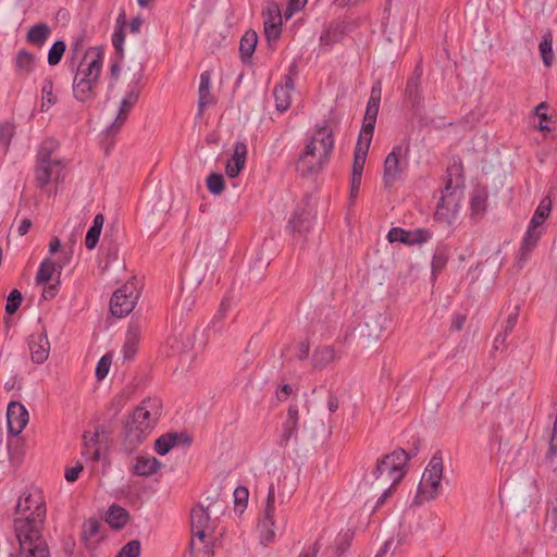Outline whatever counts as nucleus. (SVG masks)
<instances>
[{"mask_svg":"<svg viewBox=\"0 0 557 557\" xmlns=\"http://www.w3.org/2000/svg\"><path fill=\"white\" fill-rule=\"evenodd\" d=\"M62 169V163H36L35 180L38 187L44 188L53 178H58Z\"/></svg>","mask_w":557,"mask_h":557,"instance_id":"obj_22","label":"nucleus"},{"mask_svg":"<svg viewBox=\"0 0 557 557\" xmlns=\"http://www.w3.org/2000/svg\"><path fill=\"white\" fill-rule=\"evenodd\" d=\"M388 554L392 557H401L404 550L403 543L399 537H391L386 540L374 557H386Z\"/></svg>","mask_w":557,"mask_h":557,"instance_id":"obj_39","label":"nucleus"},{"mask_svg":"<svg viewBox=\"0 0 557 557\" xmlns=\"http://www.w3.org/2000/svg\"><path fill=\"white\" fill-rule=\"evenodd\" d=\"M433 232L429 228L418 227L413 230H405L403 227H392L387 233L389 243H401L406 246H420L430 242Z\"/></svg>","mask_w":557,"mask_h":557,"instance_id":"obj_12","label":"nucleus"},{"mask_svg":"<svg viewBox=\"0 0 557 557\" xmlns=\"http://www.w3.org/2000/svg\"><path fill=\"white\" fill-rule=\"evenodd\" d=\"M141 543L138 540H132L121 547L115 557H140Z\"/></svg>","mask_w":557,"mask_h":557,"instance_id":"obj_49","label":"nucleus"},{"mask_svg":"<svg viewBox=\"0 0 557 557\" xmlns=\"http://www.w3.org/2000/svg\"><path fill=\"white\" fill-rule=\"evenodd\" d=\"M385 483L388 484V486L383 491V493L376 499V503L374 505L373 510H377L379 508H381L385 504V502L391 496V494H392V492H393V490L395 487V486H392L391 482H385Z\"/></svg>","mask_w":557,"mask_h":557,"instance_id":"obj_62","label":"nucleus"},{"mask_svg":"<svg viewBox=\"0 0 557 557\" xmlns=\"http://www.w3.org/2000/svg\"><path fill=\"white\" fill-rule=\"evenodd\" d=\"M544 231L539 228H532L528 225L527 231L522 237L521 245L516 257V263L518 269H522L529 260L531 252L540 242Z\"/></svg>","mask_w":557,"mask_h":557,"instance_id":"obj_16","label":"nucleus"},{"mask_svg":"<svg viewBox=\"0 0 557 557\" xmlns=\"http://www.w3.org/2000/svg\"><path fill=\"white\" fill-rule=\"evenodd\" d=\"M14 72L18 77H28L37 67V58L25 49H21L13 58Z\"/></svg>","mask_w":557,"mask_h":557,"instance_id":"obj_20","label":"nucleus"},{"mask_svg":"<svg viewBox=\"0 0 557 557\" xmlns=\"http://www.w3.org/2000/svg\"><path fill=\"white\" fill-rule=\"evenodd\" d=\"M28 347L34 363L41 364L48 359L50 343L45 332L32 334L28 339Z\"/></svg>","mask_w":557,"mask_h":557,"instance_id":"obj_18","label":"nucleus"},{"mask_svg":"<svg viewBox=\"0 0 557 557\" xmlns=\"http://www.w3.org/2000/svg\"><path fill=\"white\" fill-rule=\"evenodd\" d=\"M51 34V28L45 24L39 23L32 26L27 33V41L37 46H42Z\"/></svg>","mask_w":557,"mask_h":557,"instance_id":"obj_38","label":"nucleus"},{"mask_svg":"<svg viewBox=\"0 0 557 557\" xmlns=\"http://www.w3.org/2000/svg\"><path fill=\"white\" fill-rule=\"evenodd\" d=\"M46 517V503L39 490L25 491L17 499L14 530L18 522L27 523L25 531L41 529Z\"/></svg>","mask_w":557,"mask_h":557,"instance_id":"obj_5","label":"nucleus"},{"mask_svg":"<svg viewBox=\"0 0 557 557\" xmlns=\"http://www.w3.org/2000/svg\"><path fill=\"white\" fill-rule=\"evenodd\" d=\"M140 338V325L135 322L131 323L127 327L125 342L121 349L122 358L124 361H129L135 357L138 350Z\"/></svg>","mask_w":557,"mask_h":557,"instance_id":"obj_19","label":"nucleus"},{"mask_svg":"<svg viewBox=\"0 0 557 557\" xmlns=\"http://www.w3.org/2000/svg\"><path fill=\"white\" fill-rule=\"evenodd\" d=\"M552 212V200L549 197H544L536 207L530 222L532 228L544 231V223Z\"/></svg>","mask_w":557,"mask_h":557,"instance_id":"obj_31","label":"nucleus"},{"mask_svg":"<svg viewBox=\"0 0 557 557\" xmlns=\"http://www.w3.org/2000/svg\"><path fill=\"white\" fill-rule=\"evenodd\" d=\"M379 109L380 102L374 100H368L366 113L363 116V123L359 133V136L361 138H364L367 140L368 138L372 139Z\"/></svg>","mask_w":557,"mask_h":557,"instance_id":"obj_23","label":"nucleus"},{"mask_svg":"<svg viewBox=\"0 0 557 557\" xmlns=\"http://www.w3.org/2000/svg\"><path fill=\"white\" fill-rule=\"evenodd\" d=\"M57 148V143L53 139L45 140L37 151L36 163H62L61 160L52 159V152Z\"/></svg>","mask_w":557,"mask_h":557,"instance_id":"obj_42","label":"nucleus"},{"mask_svg":"<svg viewBox=\"0 0 557 557\" xmlns=\"http://www.w3.org/2000/svg\"><path fill=\"white\" fill-rule=\"evenodd\" d=\"M282 15L278 10L269 11L263 21L264 34L269 41L276 40L281 35Z\"/></svg>","mask_w":557,"mask_h":557,"instance_id":"obj_29","label":"nucleus"},{"mask_svg":"<svg viewBox=\"0 0 557 557\" xmlns=\"http://www.w3.org/2000/svg\"><path fill=\"white\" fill-rule=\"evenodd\" d=\"M206 183H207L208 190L213 195L221 194L225 187L224 177L222 174H219V173H211L207 177Z\"/></svg>","mask_w":557,"mask_h":557,"instance_id":"obj_50","label":"nucleus"},{"mask_svg":"<svg viewBox=\"0 0 557 557\" xmlns=\"http://www.w3.org/2000/svg\"><path fill=\"white\" fill-rule=\"evenodd\" d=\"M275 529H276L275 520L261 517L259 519V523H258L260 542L264 545H268V544L274 542V540L276 537Z\"/></svg>","mask_w":557,"mask_h":557,"instance_id":"obj_36","label":"nucleus"},{"mask_svg":"<svg viewBox=\"0 0 557 557\" xmlns=\"http://www.w3.org/2000/svg\"><path fill=\"white\" fill-rule=\"evenodd\" d=\"M28 423V411L18 401H11L7 409L8 433L14 436L20 435Z\"/></svg>","mask_w":557,"mask_h":557,"instance_id":"obj_14","label":"nucleus"},{"mask_svg":"<svg viewBox=\"0 0 557 557\" xmlns=\"http://www.w3.org/2000/svg\"><path fill=\"white\" fill-rule=\"evenodd\" d=\"M258 44V35L255 30H247L239 42V54L244 63L250 61Z\"/></svg>","mask_w":557,"mask_h":557,"instance_id":"obj_33","label":"nucleus"},{"mask_svg":"<svg viewBox=\"0 0 557 557\" xmlns=\"http://www.w3.org/2000/svg\"><path fill=\"white\" fill-rule=\"evenodd\" d=\"M443 471V455L441 451H436L426 465L418 485L416 499L419 504L434 499L440 494Z\"/></svg>","mask_w":557,"mask_h":557,"instance_id":"obj_6","label":"nucleus"},{"mask_svg":"<svg viewBox=\"0 0 557 557\" xmlns=\"http://www.w3.org/2000/svg\"><path fill=\"white\" fill-rule=\"evenodd\" d=\"M139 292L134 283H126L116 289L110 300V311L116 318H124L128 315L137 300Z\"/></svg>","mask_w":557,"mask_h":557,"instance_id":"obj_11","label":"nucleus"},{"mask_svg":"<svg viewBox=\"0 0 557 557\" xmlns=\"http://www.w3.org/2000/svg\"><path fill=\"white\" fill-rule=\"evenodd\" d=\"M125 26L126 15L124 12H121L116 17L114 30L112 34V46L119 53L120 59H123L124 57Z\"/></svg>","mask_w":557,"mask_h":557,"instance_id":"obj_28","label":"nucleus"},{"mask_svg":"<svg viewBox=\"0 0 557 557\" xmlns=\"http://www.w3.org/2000/svg\"><path fill=\"white\" fill-rule=\"evenodd\" d=\"M176 433L163 434L154 442V450L160 456H164L176 445Z\"/></svg>","mask_w":557,"mask_h":557,"instance_id":"obj_43","label":"nucleus"},{"mask_svg":"<svg viewBox=\"0 0 557 557\" xmlns=\"http://www.w3.org/2000/svg\"><path fill=\"white\" fill-rule=\"evenodd\" d=\"M296 349H297L296 357L299 360H304V359L308 358L309 351H310V345H309V343L307 341L299 342L297 344Z\"/></svg>","mask_w":557,"mask_h":557,"instance_id":"obj_64","label":"nucleus"},{"mask_svg":"<svg viewBox=\"0 0 557 557\" xmlns=\"http://www.w3.org/2000/svg\"><path fill=\"white\" fill-rule=\"evenodd\" d=\"M449 258V251L446 245H438L436 246L432 261H431V268H432V274L435 275L436 273L441 272L447 264Z\"/></svg>","mask_w":557,"mask_h":557,"instance_id":"obj_41","label":"nucleus"},{"mask_svg":"<svg viewBox=\"0 0 557 557\" xmlns=\"http://www.w3.org/2000/svg\"><path fill=\"white\" fill-rule=\"evenodd\" d=\"M307 2L308 0H287V5L283 13L285 20H289L296 13L301 11L307 4Z\"/></svg>","mask_w":557,"mask_h":557,"instance_id":"obj_56","label":"nucleus"},{"mask_svg":"<svg viewBox=\"0 0 557 557\" xmlns=\"http://www.w3.org/2000/svg\"><path fill=\"white\" fill-rule=\"evenodd\" d=\"M15 123L13 121H4L0 123V146L4 151H8L11 141L15 135Z\"/></svg>","mask_w":557,"mask_h":557,"instance_id":"obj_44","label":"nucleus"},{"mask_svg":"<svg viewBox=\"0 0 557 557\" xmlns=\"http://www.w3.org/2000/svg\"><path fill=\"white\" fill-rule=\"evenodd\" d=\"M462 197V175L459 168L455 166L448 170V178L434 213L435 220L453 225L458 219Z\"/></svg>","mask_w":557,"mask_h":557,"instance_id":"obj_4","label":"nucleus"},{"mask_svg":"<svg viewBox=\"0 0 557 557\" xmlns=\"http://www.w3.org/2000/svg\"><path fill=\"white\" fill-rule=\"evenodd\" d=\"M100 235H101V230L94 228L90 226L88 228L86 237H85L86 248L89 250L94 249L99 242Z\"/></svg>","mask_w":557,"mask_h":557,"instance_id":"obj_58","label":"nucleus"},{"mask_svg":"<svg viewBox=\"0 0 557 557\" xmlns=\"http://www.w3.org/2000/svg\"><path fill=\"white\" fill-rule=\"evenodd\" d=\"M234 496V510L243 513L247 507L249 491L246 486H237L233 493Z\"/></svg>","mask_w":557,"mask_h":557,"instance_id":"obj_47","label":"nucleus"},{"mask_svg":"<svg viewBox=\"0 0 557 557\" xmlns=\"http://www.w3.org/2000/svg\"><path fill=\"white\" fill-rule=\"evenodd\" d=\"M213 506L205 507L197 505L190 512L191 524V541L190 546L193 549H200L199 545L203 544L208 547L209 544L215 540V520L211 518Z\"/></svg>","mask_w":557,"mask_h":557,"instance_id":"obj_7","label":"nucleus"},{"mask_svg":"<svg viewBox=\"0 0 557 557\" xmlns=\"http://www.w3.org/2000/svg\"><path fill=\"white\" fill-rule=\"evenodd\" d=\"M41 95V111L48 110L49 107L53 106L57 102V99L53 96V82L50 78H47L42 82Z\"/></svg>","mask_w":557,"mask_h":557,"instance_id":"obj_46","label":"nucleus"},{"mask_svg":"<svg viewBox=\"0 0 557 557\" xmlns=\"http://www.w3.org/2000/svg\"><path fill=\"white\" fill-rule=\"evenodd\" d=\"M70 259H71V255L66 253L62 264H58V263L53 262L51 259L42 260L41 263L39 264V268L37 271L36 283L37 284L48 283L52 278L57 268L61 269L65 263H67L70 261Z\"/></svg>","mask_w":557,"mask_h":557,"instance_id":"obj_30","label":"nucleus"},{"mask_svg":"<svg viewBox=\"0 0 557 557\" xmlns=\"http://www.w3.org/2000/svg\"><path fill=\"white\" fill-rule=\"evenodd\" d=\"M338 358L339 355L332 346H319L312 354V366L315 369H323Z\"/></svg>","mask_w":557,"mask_h":557,"instance_id":"obj_26","label":"nucleus"},{"mask_svg":"<svg viewBox=\"0 0 557 557\" xmlns=\"http://www.w3.org/2000/svg\"><path fill=\"white\" fill-rule=\"evenodd\" d=\"M294 86V81L290 77H286L283 85L275 87V108L278 112H285L290 107Z\"/></svg>","mask_w":557,"mask_h":557,"instance_id":"obj_24","label":"nucleus"},{"mask_svg":"<svg viewBox=\"0 0 557 557\" xmlns=\"http://www.w3.org/2000/svg\"><path fill=\"white\" fill-rule=\"evenodd\" d=\"M298 431V422L294 420L286 419L283 423V431L280 436V445L284 446L288 443V441L297 434Z\"/></svg>","mask_w":557,"mask_h":557,"instance_id":"obj_51","label":"nucleus"},{"mask_svg":"<svg viewBox=\"0 0 557 557\" xmlns=\"http://www.w3.org/2000/svg\"><path fill=\"white\" fill-rule=\"evenodd\" d=\"M547 111L548 106L546 102H541L533 109V114L537 116L540 120L539 124L535 125V128L541 132L550 131V127L547 124V121L549 119L547 115Z\"/></svg>","mask_w":557,"mask_h":557,"instance_id":"obj_48","label":"nucleus"},{"mask_svg":"<svg viewBox=\"0 0 557 557\" xmlns=\"http://www.w3.org/2000/svg\"><path fill=\"white\" fill-rule=\"evenodd\" d=\"M22 299L23 297L21 292L17 289H13L7 298L5 311L9 314H13L14 312H16V310L20 308L22 304Z\"/></svg>","mask_w":557,"mask_h":557,"instance_id":"obj_55","label":"nucleus"},{"mask_svg":"<svg viewBox=\"0 0 557 557\" xmlns=\"http://www.w3.org/2000/svg\"><path fill=\"white\" fill-rule=\"evenodd\" d=\"M129 519V515L126 509L119 505H112L107 511L106 521L109 525L115 530L123 529Z\"/></svg>","mask_w":557,"mask_h":557,"instance_id":"obj_35","label":"nucleus"},{"mask_svg":"<svg viewBox=\"0 0 557 557\" xmlns=\"http://www.w3.org/2000/svg\"><path fill=\"white\" fill-rule=\"evenodd\" d=\"M388 318L386 314L377 313L372 318V322L375 324L377 330L373 332V336L375 338H380L385 330V324L387 322Z\"/></svg>","mask_w":557,"mask_h":557,"instance_id":"obj_60","label":"nucleus"},{"mask_svg":"<svg viewBox=\"0 0 557 557\" xmlns=\"http://www.w3.org/2000/svg\"><path fill=\"white\" fill-rule=\"evenodd\" d=\"M283 503L284 495L276 492L274 484L271 483L268 488L267 500L261 517L275 520L277 506Z\"/></svg>","mask_w":557,"mask_h":557,"instance_id":"obj_32","label":"nucleus"},{"mask_svg":"<svg viewBox=\"0 0 557 557\" xmlns=\"http://www.w3.org/2000/svg\"><path fill=\"white\" fill-rule=\"evenodd\" d=\"M143 79V72L137 71L133 74L131 82L127 85V90L121 100L120 109L115 120L106 128L107 136H114L124 125L127 114L137 102L140 94L139 84Z\"/></svg>","mask_w":557,"mask_h":557,"instance_id":"obj_9","label":"nucleus"},{"mask_svg":"<svg viewBox=\"0 0 557 557\" xmlns=\"http://www.w3.org/2000/svg\"><path fill=\"white\" fill-rule=\"evenodd\" d=\"M408 460L409 456L404 449H397L386 455L377 462L373 470L375 480L391 482L392 486H396L405 475V468Z\"/></svg>","mask_w":557,"mask_h":557,"instance_id":"obj_8","label":"nucleus"},{"mask_svg":"<svg viewBox=\"0 0 557 557\" xmlns=\"http://www.w3.org/2000/svg\"><path fill=\"white\" fill-rule=\"evenodd\" d=\"M518 317H519V309L518 308H515V311L509 313L505 323H504V335H497L496 338H495V342H504L507 334H509L513 327L516 326L517 322H518Z\"/></svg>","mask_w":557,"mask_h":557,"instance_id":"obj_53","label":"nucleus"},{"mask_svg":"<svg viewBox=\"0 0 557 557\" xmlns=\"http://www.w3.org/2000/svg\"><path fill=\"white\" fill-rule=\"evenodd\" d=\"M162 463L152 456H139L133 467V473L138 476H150L159 471Z\"/></svg>","mask_w":557,"mask_h":557,"instance_id":"obj_25","label":"nucleus"},{"mask_svg":"<svg viewBox=\"0 0 557 557\" xmlns=\"http://www.w3.org/2000/svg\"><path fill=\"white\" fill-rule=\"evenodd\" d=\"M161 414V401L158 398L144 399L134 410L125 428V446L136 449L153 431Z\"/></svg>","mask_w":557,"mask_h":557,"instance_id":"obj_2","label":"nucleus"},{"mask_svg":"<svg viewBox=\"0 0 557 557\" xmlns=\"http://www.w3.org/2000/svg\"><path fill=\"white\" fill-rule=\"evenodd\" d=\"M248 154V147L245 141L236 140L233 145V153L226 161L225 173L228 177L235 178L244 170Z\"/></svg>","mask_w":557,"mask_h":557,"instance_id":"obj_17","label":"nucleus"},{"mask_svg":"<svg viewBox=\"0 0 557 557\" xmlns=\"http://www.w3.org/2000/svg\"><path fill=\"white\" fill-rule=\"evenodd\" d=\"M405 152L401 145H396L387 154L383 172V183L386 187H391L401 177V173L406 168V163H401V158L405 156Z\"/></svg>","mask_w":557,"mask_h":557,"instance_id":"obj_13","label":"nucleus"},{"mask_svg":"<svg viewBox=\"0 0 557 557\" xmlns=\"http://www.w3.org/2000/svg\"><path fill=\"white\" fill-rule=\"evenodd\" d=\"M98 438H99V433L98 432H95V433H87L86 432V433H84V435H83L84 448H83L82 455L86 459H90V457L92 455L94 446L97 445Z\"/></svg>","mask_w":557,"mask_h":557,"instance_id":"obj_54","label":"nucleus"},{"mask_svg":"<svg viewBox=\"0 0 557 557\" xmlns=\"http://www.w3.org/2000/svg\"><path fill=\"white\" fill-rule=\"evenodd\" d=\"M112 363V357L109 354L102 356L97 362L95 375L98 381H102L107 377Z\"/></svg>","mask_w":557,"mask_h":557,"instance_id":"obj_52","label":"nucleus"},{"mask_svg":"<svg viewBox=\"0 0 557 557\" xmlns=\"http://www.w3.org/2000/svg\"><path fill=\"white\" fill-rule=\"evenodd\" d=\"M352 539V534L349 530L341 532L336 539L337 549L343 554L349 546Z\"/></svg>","mask_w":557,"mask_h":557,"instance_id":"obj_61","label":"nucleus"},{"mask_svg":"<svg viewBox=\"0 0 557 557\" xmlns=\"http://www.w3.org/2000/svg\"><path fill=\"white\" fill-rule=\"evenodd\" d=\"M333 149V132L325 125H317L306 138L305 148L296 162L297 171L302 176L318 174L327 164Z\"/></svg>","mask_w":557,"mask_h":557,"instance_id":"obj_1","label":"nucleus"},{"mask_svg":"<svg viewBox=\"0 0 557 557\" xmlns=\"http://www.w3.org/2000/svg\"><path fill=\"white\" fill-rule=\"evenodd\" d=\"M540 54L543 61V64L546 67H550L554 62V51H553V33L550 30H547L540 44H539Z\"/></svg>","mask_w":557,"mask_h":557,"instance_id":"obj_37","label":"nucleus"},{"mask_svg":"<svg viewBox=\"0 0 557 557\" xmlns=\"http://www.w3.org/2000/svg\"><path fill=\"white\" fill-rule=\"evenodd\" d=\"M106 456H107V449H106V447L100 445L99 440H98L97 445L94 446L92 455L89 460L102 461L106 459Z\"/></svg>","mask_w":557,"mask_h":557,"instance_id":"obj_63","label":"nucleus"},{"mask_svg":"<svg viewBox=\"0 0 557 557\" xmlns=\"http://www.w3.org/2000/svg\"><path fill=\"white\" fill-rule=\"evenodd\" d=\"M16 537L20 543V557H49L47 545L41 539V529L25 531L27 523L20 521Z\"/></svg>","mask_w":557,"mask_h":557,"instance_id":"obj_10","label":"nucleus"},{"mask_svg":"<svg viewBox=\"0 0 557 557\" xmlns=\"http://www.w3.org/2000/svg\"><path fill=\"white\" fill-rule=\"evenodd\" d=\"M210 85H211V73L209 71H205L200 74V82H199V89H198L199 114H201L203 109L212 101V97L210 94Z\"/></svg>","mask_w":557,"mask_h":557,"instance_id":"obj_34","label":"nucleus"},{"mask_svg":"<svg viewBox=\"0 0 557 557\" xmlns=\"http://www.w3.org/2000/svg\"><path fill=\"white\" fill-rule=\"evenodd\" d=\"M421 73H416L407 81L405 88V97L412 102L413 106H419L421 102V95L419 90Z\"/></svg>","mask_w":557,"mask_h":557,"instance_id":"obj_40","label":"nucleus"},{"mask_svg":"<svg viewBox=\"0 0 557 557\" xmlns=\"http://www.w3.org/2000/svg\"><path fill=\"white\" fill-rule=\"evenodd\" d=\"M83 47V40L76 39L70 45V59H71V67L74 69L76 66L75 60L85 51Z\"/></svg>","mask_w":557,"mask_h":557,"instance_id":"obj_59","label":"nucleus"},{"mask_svg":"<svg viewBox=\"0 0 557 557\" xmlns=\"http://www.w3.org/2000/svg\"><path fill=\"white\" fill-rule=\"evenodd\" d=\"M104 60V51L100 46L89 47L76 66L73 78V95L77 101L84 102L91 97L98 83Z\"/></svg>","mask_w":557,"mask_h":557,"instance_id":"obj_3","label":"nucleus"},{"mask_svg":"<svg viewBox=\"0 0 557 557\" xmlns=\"http://www.w3.org/2000/svg\"><path fill=\"white\" fill-rule=\"evenodd\" d=\"M372 139L368 138H361L359 136L358 141L355 147V153H354V164H352V173H356L357 176L359 174H363V169L368 156V151L370 148Z\"/></svg>","mask_w":557,"mask_h":557,"instance_id":"obj_27","label":"nucleus"},{"mask_svg":"<svg viewBox=\"0 0 557 557\" xmlns=\"http://www.w3.org/2000/svg\"><path fill=\"white\" fill-rule=\"evenodd\" d=\"M99 522L96 519L87 520L83 525V535L86 540L96 536L99 533Z\"/></svg>","mask_w":557,"mask_h":557,"instance_id":"obj_57","label":"nucleus"},{"mask_svg":"<svg viewBox=\"0 0 557 557\" xmlns=\"http://www.w3.org/2000/svg\"><path fill=\"white\" fill-rule=\"evenodd\" d=\"M488 193L484 187H476L470 195V218L480 221L487 209Z\"/></svg>","mask_w":557,"mask_h":557,"instance_id":"obj_21","label":"nucleus"},{"mask_svg":"<svg viewBox=\"0 0 557 557\" xmlns=\"http://www.w3.org/2000/svg\"><path fill=\"white\" fill-rule=\"evenodd\" d=\"M314 221L315 213L312 209L298 207L288 221V228L292 234L304 236L312 230Z\"/></svg>","mask_w":557,"mask_h":557,"instance_id":"obj_15","label":"nucleus"},{"mask_svg":"<svg viewBox=\"0 0 557 557\" xmlns=\"http://www.w3.org/2000/svg\"><path fill=\"white\" fill-rule=\"evenodd\" d=\"M66 50V44L64 40L54 41L48 51L47 62L50 66L58 65Z\"/></svg>","mask_w":557,"mask_h":557,"instance_id":"obj_45","label":"nucleus"}]
</instances>
